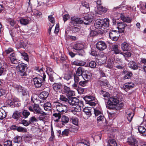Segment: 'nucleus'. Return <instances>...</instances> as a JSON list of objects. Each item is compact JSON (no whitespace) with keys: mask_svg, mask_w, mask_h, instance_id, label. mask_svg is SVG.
Listing matches in <instances>:
<instances>
[{"mask_svg":"<svg viewBox=\"0 0 146 146\" xmlns=\"http://www.w3.org/2000/svg\"><path fill=\"white\" fill-rule=\"evenodd\" d=\"M123 103L119 102L116 98H110L107 102V107L108 108L115 110H119L123 106Z\"/></svg>","mask_w":146,"mask_h":146,"instance_id":"1","label":"nucleus"},{"mask_svg":"<svg viewBox=\"0 0 146 146\" xmlns=\"http://www.w3.org/2000/svg\"><path fill=\"white\" fill-rule=\"evenodd\" d=\"M27 69L26 64L23 63L19 64L16 66L17 70L18 72L19 75L21 76H25L27 75Z\"/></svg>","mask_w":146,"mask_h":146,"instance_id":"2","label":"nucleus"},{"mask_svg":"<svg viewBox=\"0 0 146 146\" xmlns=\"http://www.w3.org/2000/svg\"><path fill=\"white\" fill-rule=\"evenodd\" d=\"M110 38L113 40L116 41L119 36V32L118 31H110L109 32Z\"/></svg>","mask_w":146,"mask_h":146,"instance_id":"3","label":"nucleus"},{"mask_svg":"<svg viewBox=\"0 0 146 146\" xmlns=\"http://www.w3.org/2000/svg\"><path fill=\"white\" fill-rule=\"evenodd\" d=\"M55 107L57 111L59 112H64L67 111V106L61 103L56 104Z\"/></svg>","mask_w":146,"mask_h":146,"instance_id":"4","label":"nucleus"},{"mask_svg":"<svg viewBox=\"0 0 146 146\" xmlns=\"http://www.w3.org/2000/svg\"><path fill=\"white\" fill-rule=\"evenodd\" d=\"M33 81L34 82V85L35 87L36 88L40 87L42 85V83L41 78L36 77L33 79Z\"/></svg>","mask_w":146,"mask_h":146,"instance_id":"5","label":"nucleus"},{"mask_svg":"<svg viewBox=\"0 0 146 146\" xmlns=\"http://www.w3.org/2000/svg\"><path fill=\"white\" fill-rule=\"evenodd\" d=\"M68 102L70 105L77 106L79 104V100L76 97H71L69 98Z\"/></svg>","mask_w":146,"mask_h":146,"instance_id":"6","label":"nucleus"},{"mask_svg":"<svg viewBox=\"0 0 146 146\" xmlns=\"http://www.w3.org/2000/svg\"><path fill=\"white\" fill-rule=\"evenodd\" d=\"M96 48L99 50H103L106 48L107 46L104 42L101 41L98 42L96 43Z\"/></svg>","mask_w":146,"mask_h":146,"instance_id":"7","label":"nucleus"},{"mask_svg":"<svg viewBox=\"0 0 146 146\" xmlns=\"http://www.w3.org/2000/svg\"><path fill=\"white\" fill-rule=\"evenodd\" d=\"M63 91L66 94V95L68 96H73L74 94V92L70 90V88L65 85H64L63 88Z\"/></svg>","mask_w":146,"mask_h":146,"instance_id":"8","label":"nucleus"},{"mask_svg":"<svg viewBox=\"0 0 146 146\" xmlns=\"http://www.w3.org/2000/svg\"><path fill=\"white\" fill-rule=\"evenodd\" d=\"M127 142L130 145L138 146L137 141L135 138L132 137H131L128 139Z\"/></svg>","mask_w":146,"mask_h":146,"instance_id":"9","label":"nucleus"},{"mask_svg":"<svg viewBox=\"0 0 146 146\" xmlns=\"http://www.w3.org/2000/svg\"><path fill=\"white\" fill-rule=\"evenodd\" d=\"M17 88L19 92L22 93L23 96H27L29 95L28 92L24 88L20 86H17Z\"/></svg>","mask_w":146,"mask_h":146,"instance_id":"10","label":"nucleus"},{"mask_svg":"<svg viewBox=\"0 0 146 146\" xmlns=\"http://www.w3.org/2000/svg\"><path fill=\"white\" fill-rule=\"evenodd\" d=\"M39 114L40 115L37 118L38 121L39 120L44 121L47 119V115L45 112L42 111L39 113Z\"/></svg>","mask_w":146,"mask_h":146,"instance_id":"11","label":"nucleus"},{"mask_svg":"<svg viewBox=\"0 0 146 146\" xmlns=\"http://www.w3.org/2000/svg\"><path fill=\"white\" fill-rule=\"evenodd\" d=\"M117 25L119 31L121 33L124 32L125 27L127 26V25L123 23H117Z\"/></svg>","mask_w":146,"mask_h":146,"instance_id":"12","label":"nucleus"},{"mask_svg":"<svg viewBox=\"0 0 146 146\" xmlns=\"http://www.w3.org/2000/svg\"><path fill=\"white\" fill-rule=\"evenodd\" d=\"M53 90L56 92L60 91L62 87V84L59 82L55 83L52 85Z\"/></svg>","mask_w":146,"mask_h":146,"instance_id":"13","label":"nucleus"},{"mask_svg":"<svg viewBox=\"0 0 146 146\" xmlns=\"http://www.w3.org/2000/svg\"><path fill=\"white\" fill-rule=\"evenodd\" d=\"M84 45L81 43H77L75 44L73 47V49L77 50H82L84 48Z\"/></svg>","mask_w":146,"mask_h":146,"instance_id":"14","label":"nucleus"},{"mask_svg":"<svg viewBox=\"0 0 146 146\" xmlns=\"http://www.w3.org/2000/svg\"><path fill=\"white\" fill-rule=\"evenodd\" d=\"M85 22H84L85 25L89 24L92 21V16L91 14H88L84 17Z\"/></svg>","mask_w":146,"mask_h":146,"instance_id":"15","label":"nucleus"},{"mask_svg":"<svg viewBox=\"0 0 146 146\" xmlns=\"http://www.w3.org/2000/svg\"><path fill=\"white\" fill-rule=\"evenodd\" d=\"M102 21L100 19H98L96 20L94 23V26L95 27L98 29H101L103 27Z\"/></svg>","mask_w":146,"mask_h":146,"instance_id":"16","label":"nucleus"},{"mask_svg":"<svg viewBox=\"0 0 146 146\" xmlns=\"http://www.w3.org/2000/svg\"><path fill=\"white\" fill-rule=\"evenodd\" d=\"M16 54L13 52L9 56L10 60L12 63L16 64L17 63V60L16 57Z\"/></svg>","mask_w":146,"mask_h":146,"instance_id":"17","label":"nucleus"},{"mask_svg":"<svg viewBox=\"0 0 146 146\" xmlns=\"http://www.w3.org/2000/svg\"><path fill=\"white\" fill-rule=\"evenodd\" d=\"M71 20L72 21L71 22V23H72L73 24L76 23L80 24L84 23L82 19L80 18H75V17H74L71 18Z\"/></svg>","mask_w":146,"mask_h":146,"instance_id":"18","label":"nucleus"},{"mask_svg":"<svg viewBox=\"0 0 146 146\" xmlns=\"http://www.w3.org/2000/svg\"><path fill=\"white\" fill-rule=\"evenodd\" d=\"M84 80H86L88 82L89 80L92 77V73L88 72H87L85 74H84L82 76Z\"/></svg>","mask_w":146,"mask_h":146,"instance_id":"19","label":"nucleus"},{"mask_svg":"<svg viewBox=\"0 0 146 146\" xmlns=\"http://www.w3.org/2000/svg\"><path fill=\"white\" fill-rule=\"evenodd\" d=\"M121 48L123 51H128L129 50L130 46L128 43L124 42L121 44Z\"/></svg>","mask_w":146,"mask_h":146,"instance_id":"20","label":"nucleus"},{"mask_svg":"<svg viewBox=\"0 0 146 146\" xmlns=\"http://www.w3.org/2000/svg\"><path fill=\"white\" fill-rule=\"evenodd\" d=\"M129 67L133 70H136L138 69L137 65L133 61H130L128 64Z\"/></svg>","mask_w":146,"mask_h":146,"instance_id":"21","label":"nucleus"},{"mask_svg":"<svg viewBox=\"0 0 146 146\" xmlns=\"http://www.w3.org/2000/svg\"><path fill=\"white\" fill-rule=\"evenodd\" d=\"M123 72L125 75L123 77L124 79H126L129 78L132 76L133 74L131 72H128L127 70H123Z\"/></svg>","mask_w":146,"mask_h":146,"instance_id":"22","label":"nucleus"},{"mask_svg":"<svg viewBox=\"0 0 146 146\" xmlns=\"http://www.w3.org/2000/svg\"><path fill=\"white\" fill-rule=\"evenodd\" d=\"M111 51H114V53L116 54L121 53L120 52L121 50H120L118 46L117 45L113 46L111 48Z\"/></svg>","mask_w":146,"mask_h":146,"instance_id":"23","label":"nucleus"},{"mask_svg":"<svg viewBox=\"0 0 146 146\" xmlns=\"http://www.w3.org/2000/svg\"><path fill=\"white\" fill-rule=\"evenodd\" d=\"M43 107L45 110L48 111L51 109V104L50 102H46L44 104Z\"/></svg>","mask_w":146,"mask_h":146,"instance_id":"24","label":"nucleus"},{"mask_svg":"<svg viewBox=\"0 0 146 146\" xmlns=\"http://www.w3.org/2000/svg\"><path fill=\"white\" fill-rule=\"evenodd\" d=\"M120 17L121 19L124 22L129 23H130L131 21V19H130V18L128 17H125L122 14H121Z\"/></svg>","mask_w":146,"mask_h":146,"instance_id":"25","label":"nucleus"},{"mask_svg":"<svg viewBox=\"0 0 146 146\" xmlns=\"http://www.w3.org/2000/svg\"><path fill=\"white\" fill-rule=\"evenodd\" d=\"M42 111L40 110L39 106L37 104L34 105L33 106V112L34 113H36L39 114Z\"/></svg>","mask_w":146,"mask_h":146,"instance_id":"26","label":"nucleus"},{"mask_svg":"<svg viewBox=\"0 0 146 146\" xmlns=\"http://www.w3.org/2000/svg\"><path fill=\"white\" fill-rule=\"evenodd\" d=\"M49 95V93L47 91H43L39 95L40 98L43 100H45Z\"/></svg>","mask_w":146,"mask_h":146,"instance_id":"27","label":"nucleus"},{"mask_svg":"<svg viewBox=\"0 0 146 146\" xmlns=\"http://www.w3.org/2000/svg\"><path fill=\"white\" fill-rule=\"evenodd\" d=\"M100 94L103 96L105 100L109 99L110 96L109 93L105 91L101 90L100 91Z\"/></svg>","mask_w":146,"mask_h":146,"instance_id":"28","label":"nucleus"},{"mask_svg":"<svg viewBox=\"0 0 146 146\" xmlns=\"http://www.w3.org/2000/svg\"><path fill=\"white\" fill-rule=\"evenodd\" d=\"M134 84L132 82H127L125 83L123 86L125 89H129L134 87Z\"/></svg>","mask_w":146,"mask_h":146,"instance_id":"29","label":"nucleus"},{"mask_svg":"<svg viewBox=\"0 0 146 146\" xmlns=\"http://www.w3.org/2000/svg\"><path fill=\"white\" fill-rule=\"evenodd\" d=\"M91 110L90 108L86 107L84 109L83 111L88 116H90L91 115Z\"/></svg>","mask_w":146,"mask_h":146,"instance_id":"30","label":"nucleus"},{"mask_svg":"<svg viewBox=\"0 0 146 146\" xmlns=\"http://www.w3.org/2000/svg\"><path fill=\"white\" fill-rule=\"evenodd\" d=\"M117 144L114 139H109L108 141L107 145L109 146H116Z\"/></svg>","mask_w":146,"mask_h":146,"instance_id":"31","label":"nucleus"},{"mask_svg":"<svg viewBox=\"0 0 146 146\" xmlns=\"http://www.w3.org/2000/svg\"><path fill=\"white\" fill-rule=\"evenodd\" d=\"M97 7L98 10L101 13H106L107 10L108 9L105 7H104L102 5L97 6Z\"/></svg>","mask_w":146,"mask_h":146,"instance_id":"32","label":"nucleus"},{"mask_svg":"<svg viewBox=\"0 0 146 146\" xmlns=\"http://www.w3.org/2000/svg\"><path fill=\"white\" fill-rule=\"evenodd\" d=\"M38 121V119L35 116L31 117L29 119V122L31 124H33L34 123Z\"/></svg>","mask_w":146,"mask_h":146,"instance_id":"33","label":"nucleus"},{"mask_svg":"<svg viewBox=\"0 0 146 146\" xmlns=\"http://www.w3.org/2000/svg\"><path fill=\"white\" fill-rule=\"evenodd\" d=\"M20 112L17 111H16L13 113L12 117L14 119L17 120L20 117Z\"/></svg>","mask_w":146,"mask_h":146,"instance_id":"34","label":"nucleus"},{"mask_svg":"<svg viewBox=\"0 0 146 146\" xmlns=\"http://www.w3.org/2000/svg\"><path fill=\"white\" fill-rule=\"evenodd\" d=\"M95 97L91 96H86L84 97V99L86 101L89 102L95 100Z\"/></svg>","mask_w":146,"mask_h":146,"instance_id":"35","label":"nucleus"},{"mask_svg":"<svg viewBox=\"0 0 146 146\" xmlns=\"http://www.w3.org/2000/svg\"><path fill=\"white\" fill-rule=\"evenodd\" d=\"M83 72H84V69L82 67H80L77 69L76 71V73L75 74L82 76Z\"/></svg>","mask_w":146,"mask_h":146,"instance_id":"36","label":"nucleus"},{"mask_svg":"<svg viewBox=\"0 0 146 146\" xmlns=\"http://www.w3.org/2000/svg\"><path fill=\"white\" fill-rule=\"evenodd\" d=\"M22 114L25 118H27L30 115V113L29 111L27 110H24L22 112Z\"/></svg>","mask_w":146,"mask_h":146,"instance_id":"37","label":"nucleus"},{"mask_svg":"<svg viewBox=\"0 0 146 146\" xmlns=\"http://www.w3.org/2000/svg\"><path fill=\"white\" fill-rule=\"evenodd\" d=\"M51 73L52 74L49 73V75H48L49 79L51 82H54L55 81V76H56V74L54 72H52Z\"/></svg>","mask_w":146,"mask_h":146,"instance_id":"38","label":"nucleus"},{"mask_svg":"<svg viewBox=\"0 0 146 146\" xmlns=\"http://www.w3.org/2000/svg\"><path fill=\"white\" fill-rule=\"evenodd\" d=\"M94 114L95 116H97L102 113L101 109L100 108H96L94 109Z\"/></svg>","mask_w":146,"mask_h":146,"instance_id":"39","label":"nucleus"},{"mask_svg":"<svg viewBox=\"0 0 146 146\" xmlns=\"http://www.w3.org/2000/svg\"><path fill=\"white\" fill-rule=\"evenodd\" d=\"M106 57L105 56H104L100 59H99L98 60V63L100 64H102L104 63L106 60Z\"/></svg>","mask_w":146,"mask_h":146,"instance_id":"40","label":"nucleus"},{"mask_svg":"<svg viewBox=\"0 0 146 146\" xmlns=\"http://www.w3.org/2000/svg\"><path fill=\"white\" fill-rule=\"evenodd\" d=\"M20 23L23 25H26L29 23V20L26 19L21 18L20 19Z\"/></svg>","mask_w":146,"mask_h":146,"instance_id":"41","label":"nucleus"},{"mask_svg":"<svg viewBox=\"0 0 146 146\" xmlns=\"http://www.w3.org/2000/svg\"><path fill=\"white\" fill-rule=\"evenodd\" d=\"M82 78V76L77 75L76 74H74V82H78L80 80L81 78Z\"/></svg>","mask_w":146,"mask_h":146,"instance_id":"42","label":"nucleus"},{"mask_svg":"<svg viewBox=\"0 0 146 146\" xmlns=\"http://www.w3.org/2000/svg\"><path fill=\"white\" fill-rule=\"evenodd\" d=\"M69 121V119L68 117L65 115H63L62 117V122L63 123H68Z\"/></svg>","mask_w":146,"mask_h":146,"instance_id":"43","label":"nucleus"},{"mask_svg":"<svg viewBox=\"0 0 146 146\" xmlns=\"http://www.w3.org/2000/svg\"><path fill=\"white\" fill-rule=\"evenodd\" d=\"M108 19H105L102 21L103 27H108L109 26V22Z\"/></svg>","mask_w":146,"mask_h":146,"instance_id":"44","label":"nucleus"},{"mask_svg":"<svg viewBox=\"0 0 146 146\" xmlns=\"http://www.w3.org/2000/svg\"><path fill=\"white\" fill-rule=\"evenodd\" d=\"M22 137L20 136L15 137L13 139V142L15 143H19L21 142Z\"/></svg>","mask_w":146,"mask_h":146,"instance_id":"45","label":"nucleus"},{"mask_svg":"<svg viewBox=\"0 0 146 146\" xmlns=\"http://www.w3.org/2000/svg\"><path fill=\"white\" fill-rule=\"evenodd\" d=\"M53 116H54L55 118L54 121L57 122L58 121V120L61 117V114L59 113H55L53 114Z\"/></svg>","mask_w":146,"mask_h":146,"instance_id":"46","label":"nucleus"},{"mask_svg":"<svg viewBox=\"0 0 146 146\" xmlns=\"http://www.w3.org/2000/svg\"><path fill=\"white\" fill-rule=\"evenodd\" d=\"M6 116V114L5 111L1 110H0V119H2L5 118Z\"/></svg>","mask_w":146,"mask_h":146,"instance_id":"47","label":"nucleus"},{"mask_svg":"<svg viewBox=\"0 0 146 146\" xmlns=\"http://www.w3.org/2000/svg\"><path fill=\"white\" fill-rule=\"evenodd\" d=\"M20 53L21 55L24 58V60L27 61H29L28 55L27 53H26L25 52H20Z\"/></svg>","mask_w":146,"mask_h":146,"instance_id":"48","label":"nucleus"},{"mask_svg":"<svg viewBox=\"0 0 146 146\" xmlns=\"http://www.w3.org/2000/svg\"><path fill=\"white\" fill-rule=\"evenodd\" d=\"M59 99L60 101L66 103L68 102V99L65 96L63 95H60Z\"/></svg>","mask_w":146,"mask_h":146,"instance_id":"49","label":"nucleus"},{"mask_svg":"<svg viewBox=\"0 0 146 146\" xmlns=\"http://www.w3.org/2000/svg\"><path fill=\"white\" fill-rule=\"evenodd\" d=\"M17 130L19 132H27V129L25 128L21 127H17Z\"/></svg>","mask_w":146,"mask_h":146,"instance_id":"50","label":"nucleus"},{"mask_svg":"<svg viewBox=\"0 0 146 146\" xmlns=\"http://www.w3.org/2000/svg\"><path fill=\"white\" fill-rule=\"evenodd\" d=\"M77 142L78 143L83 144L86 145H87V143H88L87 141L81 138H80L78 140Z\"/></svg>","mask_w":146,"mask_h":146,"instance_id":"51","label":"nucleus"},{"mask_svg":"<svg viewBox=\"0 0 146 146\" xmlns=\"http://www.w3.org/2000/svg\"><path fill=\"white\" fill-rule=\"evenodd\" d=\"M89 66L92 68H95L96 65V62L93 61H92L89 63Z\"/></svg>","mask_w":146,"mask_h":146,"instance_id":"52","label":"nucleus"},{"mask_svg":"<svg viewBox=\"0 0 146 146\" xmlns=\"http://www.w3.org/2000/svg\"><path fill=\"white\" fill-rule=\"evenodd\" d=\"M88 82L87 81L85 80L84 81H80L79 83V85L82 87L86 86L88 84Z\"/></svg>","mask_w":146,"mask_h":146,"instance_id":"53","label":"nucleus"},{"mask_svg":"<svg viewBox=\"0 0 146 146\" xmlns=\"http://www.w3.org/2000/svg\"><path fill=\"white\" fill-rule=\"evenodd\" d=\"M70 130L69 129H66L62 131V135L63 136H67L69 134Z\"/></svg>","mask_w":146,"mask_h":146,"instance_id":"54","label":"nucleus"},{"mask_svg":"<svg viewBox=\"0 0 146 146\" xmlns=\"http://www.w3.org/2000/svg\"><path fill=\"white\" fill-rule=\"evenodd\" d=\"M72 122L74 125H78V121L77 118L75 117H72L71 119Z\"/></svg>","mask_w":146,"mask_h":146,"instance_id":"55","label":"nucleus"},{"mask_svg":"<svg viewBox=\"0 0 146 146\" xmlns=\"http://www.w3.org/2000/svg\"><path fill=\"white\" fill-rule=\"evenodd\" d=\"M82 5L85 7L87 9H89L88 3L85 1H83L82 2Z\"/></svg>","mask_w":146,"mask_h":146,"instance_id":"56","label":"nucleus"},{"mask_svg":"<svg viewBox=\"0 0 146 146\" xmlns=\"http://www.w3.org/2000/svg\"><path fill=\"white\" fill-rule=\"evenodd\" d=\"M72 78L71 75L69 74H65L64 78L66 80H68Z\"/></svg>","mask_w":146,"mask_h":146,"instance_id":"57","label":"nucleus"},{"mask_svg":"<svg viewBox=\"0 0 146 146\" xmlns=\"http://www.w3.org/2000/svg\"><path fill=\"white\" fill-rule=\"evenodd\" d=\"M4 146H12V142L10 140H7L4 143Z\"/></svg>","mask_w":146,"mask_h":146,"instance_id":"58","label":"nucleus"},{"mask_svg":"<svg viewBox=\"0 0 146 146\" xmlns=\"http://www.w3.org/2000/svg\"><path fill=\"white\" fill-rule=\"evenodd\" d=\"M13 51L14 50L13 48H9L5 50V52L7 54H9Z\"/></svg>","mask_w":146,"mask_h":146,"instance_id":"59","label":"nucleus"},{"mask_svg":"<svg viewBox=\"0 0 146 146\" xmlns=\"http://www.w3.org/2000/svg\"><path fill=\"white\" fill-rule=\"evenodd\" d=\"M133 110L131 109H128L126 111V113L127 115H134V113H133Z\"/></svg>","mask_w":146,"mask_h":146,"instance_id":"60","label":"nucleus"},{"mask_svg":"<svg viewBox=\"0 0 146 146\" xmlns=\"http://www.w3.org/2000/svg\"><path fill=\"white\" fill-rule=\"evenodd\" d=\"M100 84L102 85L108 86L109 84V83L106 80L104 81H101L100 82Z\"/></svg>","mask_w":146,"mask_h":146,"instance_id":"61","label":"nucleus"},{"mask_svg":"<svg viewBox=\"0 0 146 146\" xmlns=\"http://www.w3.org/2000/svg\"><path fill=\"white\" fill-rule=\"evenodd\" d=\"M22 124L25 126H27L30 124V123L29 122V121H28L26 120H23L22 121Z\"/></svg>","mask_w":146,"mask_h":146,"instance_id":"62","label":"nucleus"},{"mask_svg":"<svg viewBox=\"0 0 146 146\" xmlns=\"http://www.w3.org/2000/svg\"><path fill=\"white\" fill-rule=\"evenodd\" d=\"M34 13L35 15L40 16L42 15V13L37 10H35L34 11Z\"/></svg>","mask_w":146,"mask_h":146,"instance_id":"63","label":"nucleus"},{"mask_svg":"<svg viewBox=\"0 0 146 146\" xmlns=\"http://www.w3.org/2000/svg\"><path fill=\"white\" fill-rule=\"evenodd\" d=\"M72 32L76 33L79 32L80 30L79 28L77 27H74L72 28Z\"/></svg>","mask_w":146,"mask_h":146,"instance_id":"64","label":"nucleus"}]
</instances>
